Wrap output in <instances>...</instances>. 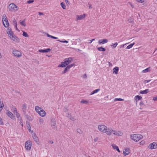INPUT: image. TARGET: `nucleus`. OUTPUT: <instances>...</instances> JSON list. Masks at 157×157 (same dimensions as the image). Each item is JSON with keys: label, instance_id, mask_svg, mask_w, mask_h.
Returning a JSON list of instances; mask_svg holds the SVG:
<instances>
[{"label": "nucleus", "instance_id": "nucleus-1", "mask_svg": "<svg viewBox=\"0 0 157 157\" xmlns=\"http://www.w3.org/2000/svg\"><path fill=\"white\" fill-rule=\"evenodd\" d=\"M110 128H108L104 124H100L98 126V128L100 132L105 133L108 136L109 135L108 132Z\"/></svg>", "mask_w": 157, "mask_h": 157}, {"label": "nucleus", "instance_id": "nucleus-2", "mask_svg": "<svg viewBox=\"0 0 157 157\" xmlns=\"http://www.w3.org/2000/svg\"><path fill=\"white\" fill-rule=\"evenodd\" d=\"M130 139L135 142H137L143 139V136L139 134H131L130 136Z\"/></svg>", "mask_w": 157, "mask_h": 157}, {"label": "nucleus", "instance_id": "nucleus-3", "mask_svg": "<svg viewBox=\"0 0 157 157\" xmlns=\"http://www.w3.org/2000/svg\"><path fill=\"white\" fill-rule=\"evenodd\" d=\"M8 8L10 12H16L19 10L18 7L13 3H10L8 6Z\"/></svg>", "mask_w": 157, "mask_h": 157}, {"label": "nucleus", "instance_id": "nucleus-4", "mask_svg": "<svg viewBox=\"0 0 157 157\" xmlns=\"http://www.w3.org/2000/svg\"><path fill=\"white\" fill-rule=\"evenodd\" d=\"M109 130V132H108V136H109L111 135L112 133L114 135L119 136H122L123 135V133L122 132L118 130H113L111 128Z\"/></svg>", "mask_w": 157, "mask_h": 157}, {"label": "nucleus", "instance_id": "nucleus-5", "mask_svg": "<svg viewBox=\"0 0 157 157\" xmlns=\"http://www.w3.org/2000/svg\"><path fill=\"white\" fill-rule=\"evenodd\" d=\"M86 17V14L84 13L80 15H76L75 20L77 21L83 20Z\"/></svg>", "mask_w": 157, "mask_h": 157}, {"label": "nucleus", "instance_id": "nucleus-6", "mask_svg": "<svg viewBox=\"0 0 157 157\" xmlns=\"http://www.w3.org/2000/svg\"><path fill=\"white\" fill-rule=\"evenodd\" d=\"M13 54L16 57H19L22 56V53L21 51L18 50H15L13 51Z\"/></svg>", "mask_w": 157, "mask_h": 157}, {"label": "nucleus", "instance_id": "nucleus-7", "mask_svg": "<svg viewBox=\"0 0 157 157\" xmlns=\"http://www.w3.org/2000/svg\"><path fill=\"white\" fill-rule=\"evenodd\" d=\"M148 148L151 150L156 149L157 148V144L155 142L151 143L149 145Z\"/></svg>", "mask_w": 157, "mask_h": 157}, {"label": "nucleus", "instance_id": "nucleus-8", "mask_svg": "<svg viewBox=\"0 0 157 157\" xmlns=\"http://www.w3.org/2000/svg\"><path fill=\"white\" fill-rule=\"evenodd\" d=\"M25 147L28 150H30L31 147V143L30 140L27 141L25 143Z\"/></svg>", "mask_w": 157, "mask_h": 157}, {"label": "nucleus", "instance_id": "nucleus-9", "mask_svg": "<svg viewBox=\"0 0 157 157\" xmlns=\"http://www.w3.org/2000/svg\"><path fill=\"white\" fill-rule=\"evenodd\" d=\"M74 65V63H72L69 65H67V67L64 68L63 71L62 72V73L63 74L69 71L70 68L73 67Z\"/></svg>", "mask_w": 157, "mask_h": 157}, {"label": "nucleus", "instance_id": "nucleus-10", "mask_svg": "<svg viewBox=\"0 0 157 157\" xmlns=\"http://www.w3.org/2000/svg\"><path fill=\"white\" fill-rule=\"evenodd\" d=\"M74 65V63H72L69 65H67V67L64 68L63 71L62 72V73L63 74L69 71L70 68L73 67Z\"/></svg>", "mask_w": 157, "mask_h": 157}, {"label": "nucleus", "instance_id": "nucleus-11", "mask_svg": "<svg viewBox=\"0 0 157 157\" xmlns=\"http://www.w3.org/2000/svg\"><path fill=\"white\" fill-rule=\"evenodd\" d=\"M10 38L12 40L15 42L19 43L20 41L19 39L16 36L14 35H13Z\"/></svg>", "mask_w": 157, "mask_h": 157}, {"label": "nucleus", "instance_id": "nucleus-12", "mask_svg": "<svg viewBox=\"0 0 157 157\" xmlns=\"http://www.w3.org/2000/svg\"><path fill=\"white\" fill-rule=\"evenodd\" d=\"M130 153V150L128 148H125L123 150V154L124 156L129 155Z\"/></svg>", "mask_w": 157, "mask_h": 157}, {"label": "nucleus", "instance_id": "nucleus-13", "mask_svg": "<svg viewBox=\"0 0 157 157\" xmlns=\"http://www.w3.org/2000/svg\"><path fill=\"white\" fill-rule=\"evenodd\" d=\"M108 40L107 39H100L98 40V43L99 44H104L105 43H107L108 42Z\"/></svg>", "mask_w": 157, "mask_h": 157}, {"label": "nucleus", "instance_id": "nucleus-14", "mask_svg": "<svg viewBox=\"0 0 157 157\" xmlns=\"http://www.w3.org/2000/svg\"><path fill=\"white\" fill-rule=\"evenodd\" d=\"M6 114L11 119L13 120L15 119V116L10 111H7L6 112Z\"/></svg>", "mask_w": 157, "mask_h": 157}, {"label": "nucleus", "instance_id": "nucleus-15", "mask_svg": "<svg viewBox=\"0 0 157 157\" xmlns=\"http://www.w3.org/2000/svg\"><path fill=\"white\" fill-rule=\"evenodd\" d=\"M32 136L33 138L35 140V142L36 143L39 144V141L36 134L34 133H33L32 134Z\"/></svg>", "mask_w": 157, "mask_h": 157}, {"label": "nucleus", "instance_id": "nucleus-16", "mask_svg": "<svg viewBox=\"0 0 157 157\" xmlns=\"http://www.w3.org/2000/svg\"><path fill=\"white\" fill-rule=\"evenodd\" d=\"M73 60V59L72 58L70 57L68 58H66L65 59V61L66 63V64L68 65Z\"/></svg>", "mask_w": 157, "mask_h": 157}, {"label": "nucleus", "instance_id": "nucleus-17", "mask_svg": "<svg viewBox=\"0 0 157 157\" xmlns=\"http://www.w3.org/2000/svg\"><path fill=\"white\" fill-rule=\"evenodd\" d=\"M38 114L42 117H44L46 115V113L45 111L43 109H42L38 113Z\"/></svg>", "mask_w": 157, "mask_h": 157}, {"label": "nucleus", "instance_id": "nucleus-18", "mask_svg": "<svg viewBox=\"0 0 157 157\" xmlns=\"http://www.w3.org/2000/svg\"><path fill=\"white\" fill-rule=\"evenodd\" d=\"M7 32L10 37L11 36L13 35H14L10 29H8L7 30Z\"/></svg>", "mask_w": 157, "mask_h": 157}, {"label": "nucleus", "instance_id": "nucleus-19", "mask_svg": "<svg viewBox=\"0 0 157 157\" xmlns=\"http://www.w3.org/2000/svg\"><path fill=\"white\" fill-rule=\"evenodd\" d=\"M2 22L3 25L5 27L7 28L9 27V24L8 19L2 21Z\"/></svg>", "mask_w": 157, "mask_h": 157}, {"label": "nucleus", "instance_id": "nucleus-20", "mask_svg": "<svg viewBox=\"0 0 157 157\" xmlns=\"http://www.w3.org/2000/svg\"><path fill=\"white\" fill-rule=\"evenodd\" d=\"M119 68L117 67H116L113 69V74L115 75H117L118 74V72L119 71Z\"/></svg>", "mask_w": 157, "mask_h": 157}, {"label": "nucleus", "instance_id": "nucleus-21", "mask_svg": "<svg viewBox=\"0 0 157 157\" xmlns=\"http://www.w3.org/2000/svg\"><path fill=\"white\" fill-rule=\"evenodd\" d=\"M51 51L50 48H47L44 50L40 49L39 50V52H40L44 53L47 52Z\"/></svg>", "mask_w": 157, "mask_h": 157}, {"label": "nucleus", "instance_id": "nucleus-22", "mask_svg": "<svg viewBox=\"0 0 157 157\" xmlns=\"http://www.w3.org/2000/svg\"><path fill=\"white\" fill-rule=\"evenodd\" d=\"M142 99V97L139 95H136L134 97V99L136 102H137L139 100H141Z\"/></svg>", "mask_w": 157, "mask_h": 157}, {"label": "nucleus", "instance_id": "nucleus-23", "mask_svg": "<svg viewBox=\"0 0 157 157\" xmlns=\"http://www.w3.org/2000/svg\"><path fill=\"white\" fill-rule=\"evenodd\" d=\"M67 65L66 64V63L64 61V62H62L61 64H59L58 67H65Z\"/></svg>", "mask_w": 157, "mask_h": 157}, {"label": "nucleus", "instance_id": "nucleus-24", "mask_svg": "<svg viewBox=\"0 0 157 157\" xmlns=\"http://www.w3.org/2000/svg\"><path fill=\"white\" fill-rule=\"evenodd\" d=\"M148 92L149 90L147 89L144 90H140V94H145L147 93Z\"/></svg>", "mask_w": 157, "mask_h": 157}, {"label": "nucleus", "instance_id": "nucleus-25", "mask_svg": "<svg viewBox=\"0 0 157 157\" xmlns=\"http://www.w3.org/2000/svg\"><path fill=\"white\" fill-rule=\"evenodd\" d=\"M66 116L67 117L71 120L74 121L75 120V118L73 117H72L70 114H69V113H67Z\"/></svg>", "mask_w": 157, "mask_h": 157}, {"label": "nucleus", "instance_id": "nucleus-26", "mask_svg": "<svg viewBox=\"0 0 157 157\" xmlns=\"http://www.w3.org/2000/svg\"><path fill=\"white\" fill-rule=\"evenodd\" d=\"M112 146L114 149H116L118 152H120V151L118 147L115 144H112Z\"/></svg>", "mask_w": 157, "mask_h": 157}, {"label": "nucleus", "instance_id": "nucleus-27", "mask_svg": "<svg viewBox=\"0 0 157 157\" xmlns=\"http://www.w3.org/2000/svg\"><path fill=\"white\" fill-rule=\"evenodd\" d=\"M42 109L40 107L36 106L35 107V110L38 113L41 111Z\"/></svg>", "mask_w": 157, "mask_h": 157}, {"label": "nucleus", "instance_id": "nucleus-28", "mask_svg": "<svg viewBox=\"0 0 157 157\" xmlns=\"http://www.w3.org/2000/svg\"><path fill=\"white\" fill-rule=\"evenodd\" d=\"M151 71L150 67H149L146 69L143 70L142 72L143 73H146Z\"/></svg>", "mask_w": 157, "mask_h": 157}, {"label": "nucleus", "instance_id": "nucleus-29", "mask_svg": "<svg viewBox=\"0 0 157 157\" xmlns=\"http://www.w3.org/2000/svg\"><path fill=\"white\" fill-rule=\"evenodd\" d=\"M45 34L46 35V36L47 37L51 38H52V39H57L58 38V37H54V36H52V35H49V34H48L47 33H45Z\"/></svg>", "mask_w": 157, "mask_h": 157}, {"label": "nucleus", "instance_id": "nucleus-30", "mask_svg": "<svg viewBox=\"0 0 157 157\" xmlns=\"http://www.w3.org/2000/svg\"><path fill=\"white\" fill-rule=\"evenodd\" d=\"M100 90V89H96V90H93L91 93L90 95H92L94 94L97 93L98 92H99Z\"/></svg>", "mask_w": 157, "mask_h": 157}, {"label": "nucleus", "instance_id": "nucleus-31", "mask_svg": "<svg viewBox=\"0 0 157 157\" xmlns=\"http://www.w3.org/2000/svg\"><path fill=\"white\" fill-rule=\"evenodd\" d=\"M22 109L23 111L24 112H25L26 110V108H27L26 104H23L22 105Z\"/></svg>", "mask_w": 157, "mask_h": 157}, {"label": "nucleus", "instance_id": "nucleus-32", "mask_svg": "<svg viewBox=\"0 0 157 157\" xmlns=\"http://www.w3.org/2000/svg\"><path fill=\"white\" fill-rule=\"evenodd\" d=\"M98 50L100 51L105 52V49L102 47H98L97 48Z\"/></svg>", "mask_w": 157, "mask_h": 157}, {"label": "nucleus", "instance_id": "nucleus-33", "mask_svg": "<svg viewBox=\"0 0 157 157\" xmlns=\"http://www.w3.org/2000/svg\"><path fill=\"white\" fill-rule=\"evenodd\" d=\"M81 103L83 104H87L88 103V101L86 100H85L84 99H82L81 100Z\"/></svg>", "mask_w": 157, "mask_h": 157}, {"label": "nucleus", "instance_id": "nucleus-34", "mask_svg": "<svg viewBox=\"0 0 157 157\" xmlns=\"http://www.w3.org/2000/svg\"><path fill=\"white\" fill-rule=\"evenodd\" d=\"M20 24L22 26L25 27L26 26V23L25 21H23L20 23Z\"/></svg>", "mask_w": 157, "mask_h": 157}, {"label": "nucleus", "instance_id": "nucleus-35", "mask_svg": "<svg viewBox=\"0 0 157 157\" xmlns=\"http://www.w3.org/2000/svg\"><path fill=\"white\" fill-rule=\"evenodd\" d=\"M6 20H7V17L6 16V15L5 14H3L2 15V21H3Z\"/></svg>", "mask_w": 157, "mask_h": 157}, {"label": "nucleus", "instance_id": "nucleus-36", "mask_svg": "<svg viewBox=\"0 0 157 157\" xmlns=\"http://www.w3.org/2000/svg\"><path fill=\"white\" fill-rule=\"evenodd\" d=\"M60 5H61V6H62V8L63 9H66V5H65L64 3L63 2H61L60 3Z\"/></svg>", "mask_w": 157, "mask_h": 157}, {"label": "nucleus", "instance_id": "nucleus-37", "mask_svg": "<svg viewBox=\"0 0 157 157\" xmlns=\"http://www.w3.org/2000/svg\"><path fill=\"white\" fill-rule=\"evenodd\" d=\"M135 44V43H133L132 44H131L127 46L126 47L127 49H129L130 48H132V47L133 46V45Z\"/></svg>", "mask_w": 157, "mask_h": 157}, {"label": "nucleus", "instance_id": "nucleus-38", "mask_svg": "<svg viewBox=\"0 0 157 157\" xmlns=\"http://www.w3.org/2000/svg\"><path fill=\"white\" fill-rule=\"evenodd\" d=\"M118 44L117 42L115 43L114 44H112L111 46L113 48H115L117 46Z\"/></svg>", "mask_w": 157, "mask_h": 157}, {"label": "nucleus", "instance_id": "nucleus-39", "mask_svg": "<svg viewBox=\"0 0 157 157\" xmlns=\"http://www.w3.org/2000/svg\"><path fill=\"white\" fill-rule=\"evenodd\" d=\"M16 117H17L19 120L20 121H21V118L20 117V114L17 113V112H16Z\"/></svg>", "mask_w": 157, "mask_h": 157}, {"label": "nucleus", "instance_id": "nucleus-40", "mask_svg": "<svg viewBox=\"0 0 157 157\" xmlns=\"http://www.w3.org/2000/svg\"><path fill=\"white\" fill-rule=\"evenodd\" d=\"M146 143V142L145 140H143L141 141L139 143V144L141 145H144Z\"/></svg>", "mask_w": 157, "mask_h": 157}, {"label": "nucleus", "instance_id": "nucleus-41", "mask_svg": "<svg viewBox=\"0 0 157 157\" xmlns=\"http://www.w3.org/2000/svg\"><path fill=\"white\" fill-rule=\"evenodd\" d=\"M128 22L130 23H132L133 21V19L132 18H130L128 20Z\"/></svg>", "mask_w": 157, "mask_h": 157}, {"label": "nucleus", "instance_id": "nucleus-42", "mask_svg": "<svg viewBox=\"0 0 157 157\" xmlns=\"http://www.w3.org/2000/svg\"><path fill=\"white\" fill-rule=\"evenodd\" d=\"M23 33L22 35L23 36H25V37H28L29 36L26 32L24 31H23Z\"/></svg>", "mask_w": 157, "mask_h": 157}, {"label": "nucleus", "instance_id": "nucleus-43", "mask_svg": "<svg viewBox=\"0 0 157 157\" xmlns=\"http://www.w3.org/2000/svg\"><path fill=\"white\" fill-rule=\"evenodd\" d=\"M39 122H40V124H42L44 122V120L43 119L41 118H39Z\"/></svg>", "mask_w": 157, "mask_h": 157}, {"label": "nucleus", "instance_id": "nucleus-44", "mask_svg": "<svg viewBox=\"0 0 157 157\" xmlns=\"http://www.w3.org/2000/svg\"><path fill=\"white\" fill-rule=\"evenodd\" d=\"M57 41H59L60 42H62V43H66V44H67L68 43V41L66 40H57Z\"/></svg>", "mask_w": 157, "mask_h": 157}, {"label": "nucleus", "instance_id": "nucleus-45", "mask_svg": "<svg viewBox=\"0 0 157 157\" xmlns=\"http://www.w3.org/2000/svg\"><path fill=\"white\" fill-rule=\"evenodd\" d=\"M77 132L79 134H82V132L79 128H78L77 129Z\"/></svg>", "mask_w": 157, "mask_h": 157}, {"label": "nucleus", "instance_id": "nucleus-46", "mask_svg": "<svg viewBox=\"0 0 157 157\" xmlns=\"http://www.w3.org/2000/svg\"><path fill=\"white\" fill-rule=\"evenodd\" d=\"M52 126H55L56 124V122L54 121H52L51 123Z\"/></svg>", "mask_w": 157, "mask_h": 157}, {"label": "nucleus", "instance_id": "nucleus-47", "mask_svg": "<svg viewBox=\"0 0 157 157\" xmlns=\"http://www.w3.org/2000/svg\"><path fill=\"white\" fill-rule=\"evenodd\" d=\"M137 2L140 3H144V0H135Z\"/></svg>", "mask_w": 157, "mask_h": 157}, {"label": "nucleus", "instance_id": "nucleus-48", "mask_svg": "<svg viewBox=\"0 0 157 157\" xmlns=\"http://www.w3.org/2000/svg\"><path fill=\"white\" fill-rule=\"evenodd\" d=\"M151 81V80H145L144 81V84H146L147 83Z\"/></svg>", "mask_w": 157, "mask_h": 157}, {"label": "nucleus", "instance_id": "nucleus-49", "mask_svg": "<svg viewBox=\"0 0 157 157\" xmlns=\"http://www.w3.org/2000/svg\"><path fill=\"white\" fill-rule=\"evenodd\" d=\"M115 101H123L124 99H122L120 98H116L115 99Z\"/></svg>", "mask_w": 157, "mask_h": 157}, {"label": "nucleus", "instance_id": "nucleus-50", "mask_svg": "<svg viewBox=\"0 0 157 157\" xmlns=\"http://www.w3.org/2000/svg\"><path fill=\"white\" fill-rule=\"evenodd\" d=\"M87 6L89 9H90L92 8V6L91 4H90L89 3H88L87 4Z\"/></svg>", "mask_w": 157, "mask_h": 157}, {"label": "nucleus", "instance_id": "nucleus-51", "mask_svg": "<svg viewBox=\"0 0 157 157\" xmlns=\"http://www.w3.org/2000/svg\"><path fill=\"white\" fill-rule=\"evenodd\" d=\"M3 124V122L2 119L0 117V125H2Z\"/></svg>", "mask_w": 157, "mask_h": 157}, {"label": "nucleus", "instance_id": "nucleus-52", "mask_svg": "<svg viewBox=\"0 0 157 157\" xmlns=\"http://www.w3.org/2000/svg\"><path fill=\"white\" fill-rule=\"evenodd\" d=\"M152 100L154 101H157V96L153 97Z\"/></svg>", "mask_w": 157, "mask_h": 157}, {"label": "nucleus", "instance_id": "nucleus-53", "mask_svg": "<svg viewBox=\"0 0 157 157\" xmlns=\"http://www.w3.org/2000/svg\"><path fill=\"white\" fill-rule=\"evenodd\" d=\"M34 2V0H29L27 2V3L28 4H30L33 3Z\"/></svg>", "mask_w": 157, "mask_h": 157}, {"label": "nucleus", "instance_id": "nucleus-54", "mask_svg": "<svg viewBox=\"0 0 157 157\" xmlns=\"http://www.w3.org/2000/svg\"><path fill=\"white\" fill-rule=\"evenodd\" d=\"M98 140V138L97 137L95 138L94 139V141L95 142H97Z\"/></svg>", "mask_w": 157, "mask_h": 157}, {"label": "nucleus", "instance_id": "nucleus-55", "mask_svg": "<svg viewBox=\"0 0 157 157\" xmlns=\"http://www.w3.org/2000/svg\"><path fill=\"white\" fill-rule=\"evenodd\" d=\"M108 63L109 66V67H112L113 65L112 63L109 62H108Z\"/></svg>", "mask_w": 157, "mask_h": 157}, {"label": "nucleus", "instance_id": "nucleus-56", "mask_svg": "<svg viewBox=\"0 0 157 157\" xmlns=\"http://www.w3.org/2000/svg\"><path fill=\"white\" fill-rule=\"evenodd\" d=\"M82 77L83 78H86V74H85L82 76Z\"/></svg>", "mask_w": 157, "mask_h": 157}, {"label": "nucleus", "instance_id": "nucleus-57", "mask_svg": "<svg viewBox=\"0 0 157 157\" xmlns=\"http://www.w3.org/2000/svg\"><path fill=\"white\" fill-rule=\"evenodd\" d=\"M140 105L141 106H142L144 105V104L143 102H141L140 103Z\"/></svg>", "mask_w": 157, "mask_h": 157}, {"label": "nucleus", "instance_id": "nucleus-58", "mask_svg": "<svg viewBox=\"0 0 157 157\" xmlns=\"http://www.w3.org/2000/svg\"><path fill=\"white\" fill-rule=\"evenodd\" d=\"M13 22L15 23V26L16 27V29H17V22L16 21V20H14Z\"/></svg>", "mask_w": 157, "mask_h": 157}, {"label": "nucleus", "instance_id": "nucleus-59", "mask_svg": "<svg viewBox=\"0 0 157 157\" xmlns=\"http://www.w3.org/2000/svg\"><path fill=\"white\" fill-rule=\"evenodd\" d=\"M63 111L65 112H66L68 111V109L66 108H64Z\"/></svg>", "mask_w": 157, "mask_h": 157}, {"label": "nucleus", "instance_id": "nucleus-60", "mask_svg": "<svg viewBox=\"0 0 157 157\" xmlns=\"http://www.w3.org/2000/svg\"><path fill=\"white\" fill-rule=\"evenodd\" d=\"M38 14L40 15H44V13H42V12H38Z\"/></svg>", "mask_w": 157, "mask_h": 157}, {"label": "nucleus", "instance_id": "nucleus-61", "mask_svg": "<svg viewBox=\"0 0 157 157\" xmlns=\"http://www.w3.org/2000/svg\"><path fill=\"white\" fill-rule=\"evenodd\" d=\"M65 1L66 3L67 4V5L69 4V3L68 0H65Z\"/></svg>", "mask_w": 157, "mask_h": 157}, {"label": "nucleus", "instance_id": "nucleus-62", "mask_svg": "<svg viewBox=\"0 0 157 157\" xmlns=\"http://www.w3.org/2000/svg\"><path fill=\"white\" fill-rule=\"evenodd\" d=\"M128 3L130 5H131V6L132 8L134 7L133 5H132V4L130 2H129Z\"/></svg>", "mask_w": 157, "mask_h": 157}, {"label": "nucleus", "instance_id": "nucleus-63", "mask_svg": "<svg viewBox=\"0 0 157 157\" xmlns=\"http://www.w3.org/2000/svg\"><path fill=\"white\" fill-rule=\"evenodd\" d=\"M16 112H17L16 109H15V110L14 111L13 113L15 114V113H16Z\"/></svg>", "mask_w": 157, "mask_h": 157}, {"label": "nucleus", "instance_id": "nucleus-64", "mask_svg": "<svg viewBox=\"0 0 157 157\" xmlns=\"http://www.w3.org/2000/svg\"><path fill=\"white\" fill-rule=\"evenodd\" d=\"M89 41H90V42H89V43L90 44L92 42V41H91V40H89Z\"/></svg>", "mask_w": 157, "mask_h": 157}]
</instances>
